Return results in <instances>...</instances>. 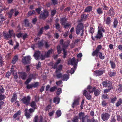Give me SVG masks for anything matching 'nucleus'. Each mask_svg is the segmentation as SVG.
Returning <instances> with one entry per match:
<instances>
[{"label": "nucleus", "mask_w": 122, "mask_h": 122, "mask_svg": "<svg viewBox=\"0 0 122 122\" xmlns=\"http://www.w3.org/2000/svg\"><path fill=\"white\" fill-rule=\"evenodd\" d=\"M3 35L5 39L6 40L8 39L9 38H10L12 36H15V34L14 33L13 30H9L8 31V33L6 32H3Z\"/></svg>", "instance_id": "obj_1"}, {"label": "nucleus", "mask_w": 122, "mask_h": 122, "mask_svg": "<svg viewBox=\"0 0 122 122\" xmlns=\"http://www.w3.org/2000/svg\"><path fill=\"white\" fill-rule=\"evenodd\" d=\"M62 68V65H60L58 66L56 69L55 72L56 74V76L57 78H61L62 76V74L61 73V71Z\"/></svg>", "instance_id": "obj_2"}, {"label": "nucleus", "mask_w": 122, "mask_h": 122, "mask_svg": "<svg viewBox=\"0 0 122 122\" xmlns=\"http://www.w3.org/2000/svg\"><path fill=\"white\" fill-rule=\"evenodd\" d=\"M84 26L81 24H78L76 28V32L77 34H79L80 32L81 33V36H82L83 35L84 31Z\"/></svg>", "instance_id": "obj_3"}, {"label": "nucleus", "mask_w": 122, "mask_h": 122, "mask_svg": "<svg viewBox=\"0 0 122 122\" xmlns=\"http://www.w3.org/2000/svg\"><path fill=\"white\" fill-rule=\"evenodd\" d=\"M78 61V60L75 59V58L74 57L68 61V63L72 65H74V68L76 69Z\"/></svg>", "instance_id": "obj_4"}, {"label": "nucleus", "mask_w": 122, "mask_h": 122, "mask_svg": "<svg viewBox=\"0 0 122 122\" xmlns=\"http://www.w3.org/2000/svg\"><path fill=\"white\" fill-rule=\"evenodd\" d=\"M37 76V75L36 74H30L27 80L25 82V84H28L32 79H35L36 77Z\"/></svg>", "instance_id": "obj_5"}, {"label": "nucleus", "mask_w": 122, "mask_h": 122, "mask_svg": "<svg viewBox=\"0 0 122 122\" xmlns=\"http://www.w3.org/2000/svg\"><path fill=\"white\" fill-rule=\"evenodd\" d=\"M30 97L29 96L24 97L22 99L23 102L27 105L30 104Z\"/></svg>", "instance_id": "obj_6"}, {"label": "nucleus", "mask_w": 122, "mask_h": 122, "mask_svg": "<svg viewBox=\"0 0 122 122\" xmlns=\"http://www.w3.org/2000/svg\"><path fill=\"white\" fill-rule=\"evenodd\" d=\"M31 59L30 57L29 56L24 57L22 58V62L24 64L30 63Z\"/></svg>", "instance_id": "obj_7"}, {"label": "nucleus", "mask_w": 122, "mask_h": 122, "mask_svg": "<svg viewBox=\"0 0 122 122\" xmlns=\"http://www.w3.org/2000/svg\"><path fill=\"white\" fill-rule=\"evenodd\" d=\"M48 11L46 10H44V12L40 15V18L45 19L48 16Z\"/></svg>", "instance_id": "obj_8"}, {"label": "nucleus", "mask_w": 122, "mask_h": 122, "mask_svg": "<svg viewBox=\"0 0 122 122\" xmlns=\"http://www.w3.org/2000/svg\"><path fill=\"white\" fill-rule=\"evenodd\" d=\"M110 115L108 113H103L102 114L101 118L103 121H107L109 119Z\"/></svg>", "instance_id": "obj_9"}, {"label": "nucleus", "mask_w": 122, "mask_h": 122, "mask_svg": "<svg viewBox=\"0 0 122 122\" xmlns=\"http://www.w3.org/2000/svg\"><path fill=\"white\" fill-rule=\"evenodd\" d=\"M102 31L104 32L105 30L104 29H102L99 30L97 34L95 36V37L97 38L100 39L103 36L102 33Z\"/></svg>", "instance_id": "obj_10"}, {"label": "nucleus", "mask_w": 122, "mask_h": 122, "mask_svg": "<svg viewBox=\"0 0 122 122\" xmlns=\"http://www.w3.org/2000/svg\"><path fill=\"white\" fill-rule=\"evenodd\" d=\"M104 71V70H98L94 71L93 75L95 76H100L102 75Z\"/></svg>", "instance_id": "obj_11"}, {"label": "nucleus", "mask_w": 122, "mask_h": 122, "mask_svg": "<svg viewBox=\"0 0 122 122\" xmlns=\"http://www.w3.org/2000/svg\"><path fill=\"white\" fill-rule=\"evenodd\" d=\"M102 48V46L101 45H98L96 49L92 52V55L93 56H94L95 55L100 52L99 51Z\"/></svg>", "instance_id": "obj_12"}, {"label": "nucleus", "mask_w": 122, "mask_h": 122, "mask_svg": "<svg viewBox=\"0 0 122 122\" xmlns=\"http://www.w3.org/2000/svg\"><path fill=\"white\" fill-rule=\"evenodd\" d=\"M107 13L111 17H113L115 13V11L114 10L113 8L111 7L107 12Z\"/></svg>", "instance_id": "obj_13"}, {"label": "nucleus", "mask_w": 122, "mask_h": 122, "mask_svg": "<svg viewBox=\"0 0 122 122\" xmlns=\"http://www.w3.org/2000/svg\"><path fill=\"white\" fill-rule=\"evenodd\" d=\"M83 93L87 99L89 100L91 99L92 96L86 90H84Z\"/></svg>", "instance_id": "obj_14"}, {"label": "nucleus", "mask_w": 122, "mask_h": 122, "mask_svg": "<svg viewBox=\"0 0 122 122\" xmlns=\"http://www.w3.org/2000/svg\"><path fill=\"white\" fill-rule=\"evenodd\" d=\"M41 54L40 52L37 51L35 52L33 56L36 60H38L40 59Z\"/></svg>", "instance_id": "obj_15"}, {"label": "nucleus", "mask_w": 122, "mask_h": 122, "mask_svg": "<svg viewBox=\"0 0 122 122\" xmlns=\"http://www.w3.org/2000/svg\"><path fill=\"white\" fill-rule=\"evenodd\" d=\"M18 74L20 75V77L22 79L25 80L27 77V74L25 72H18Z\"/></svg>", "instance_id": "obj_16"}, {"label": "nucleus", "mask_w": 122, "mask_h": 122, "mask_svg": "<svg viewBox=\"0 0 122 122\" xmlns=\"http://www.w3.org/2000/svg\"><path fill=\"white\" fill-rule=\"evenodd\" d=\"M104 23L108 25H109L111 24L112 21L111 18L109 17H107L106 18H105L104 17Z\"/></svg>", "instance_id": "obj_17"}, {"label": "nucleus", "mask_w": 122, "mask_h": 122, "mask_svg": "<svg viewBox=\"0 0 122 122\" xmlns=\"http://www.w3.org/2000/svg\"><path fill=\"white\" fill-rule=\"evenodd\" d=\"M96 88L95 87H93L92 86H88L87 89V91H88L90 93H92L94 91V90L96 89Z\"/></svg>", "instance_id": "obj_18"}, {"label": "nucleus", "mask_w": 122, "mask_h": 122, "mask_svg": "<svg viewBox=\"0 0 122 122\" xmlns=\"http://www.w3.org/2000/svg\"><path fill=\"white\" fill-rule=\"evenodd\" d=\"M25 115L26 116L27 119L29 118L32 115V114L30 113L28 111V110L27 109H26L25 110Z\"/></svg>", "instance_id": "obj_19"}, {"label": "nucleus", "mask_w": 122, "mask_h": 122, "mask_svg": "<svg viewBox=\"0 0 122 122\" xmlns=\"http://www.w3.org/2000/svg\"><path fill=\"white\" fill-rule=\"evenodd\" d=\"M79 99H76L74 100V102L72 105V107L74 108L75 106H76L79 104Z\"/></svg>", "instance_id": "obj_20"}, {"label": "nucleus", "mask_w": 122, "mask_h": 122, "mask_svg": "<svg viewBox=\"0 0 122 122\" xmlns=\"http://www.w3.org/2000/svg\"><path fill=\"white\" fill-rule=\"evenodd\" d=\"M17 95L16 93H13V95L11 100V102H13L16 101L17 99Z\"/></svg>", "instance_id": "obj_21"}, {"label": "nucleus", "mask_w": 122, "mask_h": 122, "mask_svg": "<svg viewBox=\"0 0 122 122\" xmlns=\"http://www.w3.org/2000/svg\"><path fill=\"white\" fill-rule=\"evenodd\" d=\"M97 57L98 56L100 59H104L105 58L104 56L103 55L102 52H100L97 54L95 55V56Z\"/></svg>", "instance_id": "obj_22"}, {"label": "nucleus", "mask_w": 122, "mask_h": 122, "mask_svg": "<svg viewBox=\"0 0 122 122\" xmlns=\"http://www.w3.org/2000/svg\"><path fill=\"white\" fill-rule=\"evenodd\" d=\"M111 84V82L108 81H104L102 82V84L103 86L105 87L110 85Z\"/></svg>", "instance_id": "obj_23"}, {"label": "nucleus", "mask_w": 122, "mask_h": 122, "mask_svg": "<svg viewBox=\"0 0 122 122\" xmlns=\"http://www.w3.org/2000/svg\"><path fill=\"white\" fill-rule=\"evenodd\" d=\"M25 25L26 27H32V25L30 23H29L28 20L26 19L25 20Z\"/></svg>", "instance_id": "obj_24"}, {"label": "nucleus", "mask_w": 122, "mask_h": 122, "mask_svg": "<svg viewBox=\"0 0 122 122\" xmlns=\"http://www.w3.org/2000/svg\"><path fill=\"white\" fill-rule=\"evenodd\" d=\"M96 13L99 15L102 14L103 13L102 9L100 7L98 8L96 10Z\"/></svg>", "instance_id": "obj_25"}, {"label": "nucleus", "mask_w": 122, "mask_h": 122, "mask_svg": "<svg viewBox=\"0 0 122 122\" xmlns=\"http://www.w3.org/2000/svg\"><path fill=\"white\" fill-rule=\"evenodd\" d=\"M69 76L66 74H64L62 75V81H67L69 78Z\"/></svg>", "instance_id": "obj_26"}, {"label": "nucleus", "mask_w": 122, "mask_h": 122, "mask_svg": "<svg viewBox=\"0 0 122 122\" xmlns=\"http://www.w3.org/2000/svg\"><path fill=\"white\" fill-rule=\"evenodd\" d=\"M92 8L91 6H88L85 9L84 11L86 12H90L92 11Z\"/></svg>", "instance_id": "obj_27"}, {"label": "nucleus", "mask_w": 122, "mask_h": 122, "mask_svg": "<svg viewBox=\"0 0 122 122\" xmlns=\"http://www.w3.org/2000/svg\"><path fill=\"white\" fill-rule=\"evenodd\" d=\"M44 27H42L39 30L37 34V36H41L43 33Z\"/></svg>", "instance_id": "obj_28"}, {"label": "nucleus", "mask_w": 122, "mask_h": 122, "mask_svg": "<svg viewBox=\"0 0 122 122\" xmlns=\"http://www.w3.org/2000/svg\"><path fill=\"white\" fill-rule=\"evenodd\" d=\"M66 19L65 18H61L60 22L62 25H64L66 24Z\"/></svg>", "instance_id": "obj_29"}, {"label": "nucleus", "mask_w": 122, "mask_h": 122, "mask_svg": "<svg viewBox=\"0 0 122 122\" xmlns=\"http://www.w3.org/2000/svg\"><path fill=\"white\" fill-rule=\"evenodd\" d=\"M37 45L38 47H42L43 45V41H39L36 44Z\"/></svg>", "instance_id": "obj_30"}, {"label": "nucleus", "mask_w": 122, "mask_h": 122, "mask_svg": "<svg viewBox=\"0 0 122 122\" xmlns=\"http://www.w3.org/2000/svg\"><path fill=\"white\" fill-rule=\"evenodd\" d=\"M60 100V98L58 97H57L54 98L53 102L56 104H58L59 103Z\"/></svg>", "instance_id": "obj_31"}, {"label": "nucleus", "mask_w": 122, "mask_h": 122, "mask_svg": "<svg viewBox=\"0 0 122 122\" xmlns=\"http://www.w3.org/2000/svg\"><path fill=\"white\" fill-rule=\"evenodd\" d=\"M69 42L68 41L65 42L62 45V49H66L69 45Z\"/></svg>", "instance_id": "obj_32"}, {"label": "nucleus", "mask_w": 122, "mask_h": 122, "mask_svg": "<svg viewBox=\"0 0 122 122\" xmlns=\"http://www.w3.org/2000/svg\"><path fill=\"white\" fill-rule=\"evenodd\" d=\"M30 106L34 109H36V105L35 101H32L30 104Z\"/></svg>", "instance_id": "obj_33"}, {"label": "nucleus", "mask_w": 122, "mask_h": 122, "mask_svg": "<svg viewBox=\"0 0 122 122\" xmlns=\"http://www.w3.org/2000/svg\"><path fill=\"white\" fill-rule=\"evenodd\" d=\"M14 9H11L9 12H8L7 13L8 17L9 18H11L12 15L13 13L14 12Z\"/></svg>", "instance_id": "obj_34"}, {"label": "nucleus", "mask_w": 122, "mask_h": 122, "mask_svg": "<svg viewBox=\"0 0 122 122\" xmlns=\"http://www.w3.org/2000/svg\"><path fill=\"white\" fill-rule=\"evenodd\" d=\"M21 113V112L20 111H18L15 114H14L13 116L14 118H15L16 117H18L20 115Z\"/></svg>", "instance_id": "obj_35"}, {"label": "nucleus", "mask_w": 122, "mask_h": 122, "mask_svg": "<svg viewBox=\"0 0 122 122\" xmlns=\"http://www.w3.org/2000/svg\"><path fill=\"white\" fill-rule=\"evenodd\" d=\"M79 118L80 120L84 116H85V113L84 112H81L78 114Z\"/></svg>", "instance_id": "obj_36"}, {"label": "nucleus", "mask_w": 122, "mask_h": 122, "mask_svg": "<svg viewBox=\"0 0 122 122\" xmlns=\"http://www.w3.org/2000/svg\"><path fill=\"white\" fill-rule=\"evenodd\" d=\"M118 23V22L117 20L116 19H115L113 23V27L115 28H116L117 27Z\"/></svg>", "instance_id": "obj_37"}, {"label": "nucleus", "mask_w": 122, "mask_h": 122, "mask_svg": "<svg viewBox=\"0 0 122 122\" xmlns=\"http://www.w3.org/2000/svg\"><path fill=\"white\" fill-rule=\"evenodd\" d=\"M101 91L100 90L97 89L95 90L94 91V94L95 96H97L99 95L100 94Z\"/></svg>", "instance_id": "obj_38"}, {"label": "nucleus", "mask_w": 122, "mask_h": 122, "mask_svg": "<svg viewBox=\"0 0 122 122\" xmlns=\"http://www.w3.org/2000/svg\"><path fill=\"white\" fill-rule=\"evenodd\" d=\"M53 51V50L52 49L49 50L45 54H46V57H49L50 55L52 54Z\"/></svg>", "instance_id": "obj_39"}, {"label": "nucleus", "mask_w": 122, "mask_h": 122, "mask_svg": "<svg viewBox=\"0 0 122 122\" xmlns=\"http://www.w3.org/2000/svg\"><path fill=\"white\" fill-rule=\"evenodd\" d=\"M18 57L17 56H15L13 58L12 63L13 64H15L18 59Z\"/></svg>", "instance_id": "obj_40"}, {"label": "nucleus", "mask_w": 122, "mask_h": 122, "mask_svg": "<svg viewBox=\"0 0 122 122\" xmlns=\"http://www.w3.org/2000/svg\"><path fill=\"white\" fill-rule=\"evenodd\" d=\"M35 13V11L34 10H33L32 11H30L28 13L27 16L28 17L30 16L33 15Z\"/></svg>", "instance_id": "obj_41"}, {"label": "nucleus", "mask_w": 122, "mask_h": 122, "mask_svg": "<svg viewBox=\"0 0 122 122\" xmlns=\"http://www.w3.org/2000/svg\"><path fill=\"white\" fill-rule=\"evenodd\" d=\"M79 117L77 116H75L72 119L73 122H78V120Z\"/></svg>", "instance_id": "obj_42"}, {"label": "nucleus", "mask_w": 122, "mask_h": 122, "mask_svg": "<svg viewBox=\"0 0 122 122\" xmlns=\"http://www.w3.org/2000/svg\"><path fill=\"white\" fill-rule=\"evenodd\" d=\"M87 15L85 14H83L81 15V20H85L86 19Z\"/></svg>", "instance_id": "obj_43"}, {"label": "nucleus", "mask_w": 122, "mask_h": 122, "mask_svg": "<svg viewBox=\"0 0 122 122\" xmlns=\"http://www.w3.org/2000/svg\"><path fill=\"white\" fill-rule=\"evenodd\" d=\"M122 102V101L121 99H120L119 100L116 104V106L117 107H119L121 104Z\"/></svg>", "instance_id": "obj_44"}, {"label": "nucleus", "mask_w": 122, "mask_h": 122, "mask_svg": "<svg viewBox=\"0 0 122 122\" xmlns=\"http://www.w3.org/2000/svg\"><path fill=\"white\" fill-rule=\"evenodd\" d=\"M56 114L57 115V117H60L61 115V111L60 110H57L56 111Z\"/></svg>", "instance_id": "obj_45"}, {"label": "nucleus", "mask_w": 122, "mask_h": 122, "mask_svg": "<svg viewBox=\"0 0 122 122\" xmlns=\"http://www.w3.org/2000/svg\"><path fill=\"white\" fill-rule=\"evenodd\" d=\"M110 63L111 64L112 68L113 69L116 66V65L115 63L112 61H110Z\"/></svg>", "instance_id": "obj_46"}, {"label": "nucleus", "mask_w": 122, "mask_h": 122, "mask_svg": "<svg viewBox=\"0 0 122 122\" xmlns=\"http://www.w3.org/2000/svg\"><path fill=\"white\" fill-rule=\"evenodd\" d=\"M57 49L58 54H60L62 51V49L60 45H59L57 46Z\"/></svg>", "instance_id": "obj_47"}, {"label": "nucleus", "mask_w": 122, "mask_h": 122, "mask_svg": "<svg viewBox=\"0 0 122 122\" xmlns=\"http://www.w3.org/2000/svg\"><path fill=\"white\" fill-rule=\"evenodd\" d=\"M88 118V116L86 115L81 119V122H86V120Z\"/></svg>", "instance_id": "obj_48"}, {"label": "nucleus", "mask_w": 122, "mask_h": 122, "mask_svg": "<svg viewBox=\"0 0 122 122\" xmlns=\"http://www.w3.org/2000/svg\"><path fill=\"white\" fill-rule=\"evenodd\" d=\"M116 73L115 72L110 71L109 73V75L110 77H111L114 76L115 75Z\"/></svg>", "instance_id": "obj_49"}, {"label": "nucleus", "mask_w": 122, "mask_h": 122, "mask_svg": "<svg viewBox=\"0 0 122 122\" xmlns=\"http://www.w3.org/2000/svg\"><path fill=\"white\" fill-rule=\"evenodd\" d=\"M117 98L116 97H112L111 98V102L112 103H114L116 101Z\"/></svg>", "instance_id": "obj_50"}, {"label": "nucleus", "mask_w": 122, "mask_h": 122, "mask_svg": "<svg viewBox=\"0 0 122 122\" xmlns=\"http://www.w3.org/2000/svg\"><path fill=\"white\" fill-rule=\"evenodd\" d=\"M46 57H46V54H45V55H43L41 54L40 59H41V60H44Z\"/></svg>", "instance_id": "obj_51"}, {"label": "nucleus", "mask_w": 122, "mask_h": 122, "mask_svg": "<svg viewBox=\"0 0 122 122\" xmlns=\"http://www.w3.org/2000/svg\"><path fill=\"white\" fill-rule=\"evenodd\" d=\"M61 89L60 88H59L57 89V91L56 92V94L57 95H59L61 93Z\"/></svg>", "instance_id": "obj_52"}, {"label": "nucleus", "mask_w": 122, "mask_h": 122, "mask_svg": "<svg viewBox=\"0 0 122 122\" xmlns=\"http://www.w3.org/2000/svg\"><path fill=\"white\" fill-rule=\"evenodd\" d=\"M118 86L119 87L117 89L118 91L120 92L122 91V85L121 84H119Z\"/></svg>", "instance_id": "obj_53"}, {"label": "nucleus", "mask_w": 122, "mask_h": 122, "mask_svg": "<svg viewBox=\"0 0 122 122\" xmlns=\"http://www.w3.org/2000/svg\"><path fill=\"white\" fill-rule=\"evenodd\" d=\"M63 51V52L64 55L63 57L64 58H66V56L67 54V52L66 51V49H62Z\"/></svg>", "instance_id": "obj_54"}, {"label": "nucleus", "mask_w": 122, "mask_h": 122, "mask_svg": "<svg viewBox=\"0 0 122 122\" xmlns=\"http://www.w3.org/2000/svg\"><path fill=\"white\" fill-rule=\"evenodd\" d=\"M45 47L46 48H48L50 46L51 44H49L48 43L47 41L45 42Z\"/></svg>", "instance_id": "obj_55"}, {"label": "nucleus", "mask_w": 122, "mask_h": 122, "mask_svg": "<svg viewBox=\"0 0 122 122\" xmlns=\"http://www.w3.org/2000/svg\"><path fill=\"white\" fill-rule=\"evenodd\" d=\"M11 71L14 76L17 74L16 71L14 70L13 68H11Z\"/></svg>", "instance_id": "obj_56"}, {"label": "nucleus", "mask_w": 122, "mask_h": 122, "mask_svg": "<svg viewBox=\"0 0 122 122\" xmlns=\"http://www.w3.org/2000/svg\"><path fill=\"white\" fill-rule=\"evenodd\" d=\"M5 90L2 86H0V94H2L4 92Z\"/></svg>", "instance_id": "obj_57"}, {"label": "nucleus", "mask_w": 122, "mask_h": 122, "mask_svg": "<svg viewBox=\"0 0 122 122\" xmlns=\"http://www.w3.org/2000/svg\"><path fill=\"white\" fill-rule=\"evenodd\" d=\"M56 88V87L54 86L53 87H51L50 89V91L51 92H53L54 91L55 89Z\"/></svg>", "instance_id": "obj_58"}, {"label": "nucleus", "mask_w": 122, "mask_h": 122, "mask_svg": "<svg viewBox=\"0 0 122 122\" xmlns=\"http://www.w3.org/2000/svg\"><path fill=\"white\" fill-rule=\"evenodd\" d=\"M6 97L4 95H0V101L2 100L5 99Z\"/></svg>", "instance_id": "obj_59"}, {"label": "nucleus", "mask_w": 122, "mask_h": 122, "mask_svg": "<svg viewBox=\"0 0 122 122\" xmlns=\"http://www.w3.org/2000/svg\"><path fill=\"white\" fill-rule=\"evenodd\" d=\"M33 87L35 88L37 87L39 85V83L38 82H36L33 84H32Z\"/></svg>", "instance_id": "obj_60"}, {"label": "nucleus", "mask_w": 122, "mask_h": 122, "mask_svg": "<svg viewBox=\"0 0 122 122\" xmlns=\"http://www.w3.org/2000/svg\"><path fill=\"white\" fill-rule=\"evenodd\" d=\"M38 116L37 115H36L34 117L33 120L34 122H38Z\"/></svg>", "instance_id": "obj_61"}, {"label": "nucleus", "mask_w": 122, "mask_h": 122, "mask_svg": "<svg viewBox=\"0 0 122 122\" xmlns=\"http://www.w3.org/2000/svg\"><path fill=\"white\" fill-rule=\"evenodd\" d=\"M56 13V10H52L51 12V15L52 16H53Z\"/></svg>", "instance_id": "obj_62"}, {"label": "nucleus", "mask_w": 122, "mask_h": 122, "mask_svg": "<svg viewBox=\"0 0 122 122\" xmlns=\"http://www.w3.org/2000/svg\"><path fill=\"white\" fill-rule=\"evenodd\" d=\"M64 25V27L65 28L69 27V26H71V25L70 24L68 23H66V24H65V25Z\"/></svg>", "instance_id": "obj_63"}, {"label": "nucleus", "mask_w": 122, "mask_h": 122, "mask_svg": "<svg viewBox=\"0 0 122 122\" xmlns=\"http://www.w3.org/2000/svg\"><path fill=\"white\" fill-rule=\"evenodd\" d=\"M89 32V33L92 34L94 32L93 28L92 27L90 28Z\"/></svg>", "instance_id": "obj_64"}]
</instances>
